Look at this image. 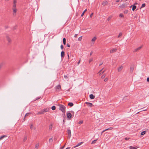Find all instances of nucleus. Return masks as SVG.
Segmentation results:
<instances>
[{
    "label": "nucleus",
    "mask_w": 149,
    "mask_h": 149,
    "mask_svg": "<svg viewBox=\"0 0 149 149\" xmlns=\"http://www.w3.org/2000/svg\"><path fill=\"white\" fill-rule=\"evenodd\" d=\"M96 38L95 37H94L92 39L91 41H93L94 42L96 40Z\"/></svg>",
    "instance_id": "b1692460"
},
{
    "label": "nucleus",
    "mask_w": 149,
    "mask_h": 149,
    "mask_svg": "<svg viewBox=\"0 0 149 149\" xmlns=\"http://www.w3.org/2000/svg\"><path fill=\"white\" fill-rule=\"evenodd\" d=\"M82 36H80V37H79L78 38V40L79 41H81V40H82Z\"/></svg>",
    "instance_id": "f704fd0d"
},
{
    "label": "nucleus",
    "mask_w": 149,
    "mask_h": 149,
    "mask_svg": "<svg viewBox=\"0 0 149 149\" xmlns=\"http://www.w3.org/2000/svg\"><path fill=\"white\" fill-rule=\"evenodd\" d=\"M64 77L65 78H68V77L67 76V75H64Z\"/></svg>",
    "instance_id": "3c124183"
},
{
    "label": "nucleus",
    "mask_w": 149,
    "mask_h": 149,
    "mask_svg": "<svg viewBox=\"0 0 149 149\" xmlns=\"http://www.w3.org/2000/svg\"><path fill=\"white\" fill-rule=\"evenodd\" d=\"M93 13H91V14L90 15V17H91L93 15Z\"/></svg>",
    "instance_id": "680f3d73"
},
{
    "label": "nucleus",
    "mask_w": 149,
    "mask_h": 149,
    "mask_svg": "<svg viewBox=\"0 0 149 149\" xmlns=\"http://www.w3.org/2000/svg\"><path fill=\"white\" fill-rule=\"evenodd\" d=\"M66 107L64 105L62 104L59 105V110L61 111L63 113L65 114V111Z\"/></svg>",
    "instance_id": "f257e3e1"
},
{
    "label": "nucleus",
    "mask_w": 149,
    "mask_h": 149,
    "mask_svg": "<svg viewBox=\"0 0 149 149\" xmlns=\"http://www.w3.org/2000/svg\"><path fill=\"white\" fill-rule=\"evenodd\" d=\"M61 88V85H58L56 86V91H60Z\"/></svg>",
    "instance_id": "20e7f679"
},
{
    "label": "nucleus",
    "mask_w": 149,
    "mask_h": 149,
    "mask_svg": "<svg viewBox=\"0 0 149 149\" xmlns=\"http://www.w3.org/2000/svg\"><path fill=\"white\" fill-rule=\"evenodd\" d=\"M53 141V139L52 138H51L49 139V141L50 143L52 142Z\"/></svg>",
    "instance_id": "c9c22d12"
},
{
    "label": "nucleus",
    "mask_w": 149,
    "mask_h": 149,
    "mask_svg": "<svg viewBox=\"0 0 149 149\" xmlns=\"http://www.w3.org/2000/svg\"><path fill=\"white\" fill-rule=\"evenodd\" d=\"M127 0H121V1H123L124 2H125Z\"/></svg>",
    "instance_id": "338daca9"
},
{
    "label": "nucleus",
    "mask_w": 149,
    "mask_h": 149,
    "mask_svg": "<svg viewBox=\"0 0 149 149\" xmlns=\"http://www.w3.org/2000/svg\"><path fill=\"white\" fill-rule=\"evenodd\" d=\"M137 148L136 147H133L132 146H130V149H136Z\"/></svg>",
    "instance_id": "aec40b11"
},
{
    "label": "nucleus",
    "mask_w": 149,
    "mask_h": 149,
    "mask_svg": "<svg viewBox=\"0 0 149 149\" xmlns=\"http://www.w3.org/2000/svg\"><path fill=\"white\" fill-rule=\"evenodd\" d=\"M105 72V70H104L102 72H99V74L100 75H101L102 73H103L104 72Z\"/></svg>",
    "instance_id": "de8ad7c7"
},
{
    "label": "nucleus",
    "mask_w": 149,
    "mask_h": 149,
    "mask_svg": "<svg viewBox=\"0 0 149 149\" xmlns=\"http://www.w3.org/2000/svg\"><path fill=\"white\" fill-rule=\"evenodd\" d=\"M132 7V10L133 11L135 9L136 7V6H135L134 5L130 6V7L131 8Z\"/></svg>",
    "instance_id": "ddd939ff"
},
{
    "label": "nucleus",
    "mask_w": 149,
    "mask_h": 149,
    "mask_svg": "<svg viewBox=\"0 0 149 149\" xmlns=\"http://www.w3.org/2000/svg\"><path fill=\"white\" fill-rule=\"evenodd\" d=\"M89 97L91 99H94L95 97V96L92 94L90 95Z\"/></svg>",
    "instance_id": "dca6fc26"
},
{
    "label": "nucleus",
    "mask_w": 149,
    "mask_h": 149,
    "mask_svg": "<svg viewBox=\"0 0 149 149\" xmlns=\"http://www.w3.org/2000/svg\"><path fill=\"white\" fill-rule=\"evenodd\" d=\"M103 68H102V69L100 71H99V72H101L102 71V70H103Z\"/></svg>",
    "instance_id": "69168bd1"
},
{
    "label": "nucleus",
    "mask_w": 149,
    "mask_h": 149,
    "mask_svg": "<svg viewBox=\"0 0 149 149\" xmlns=\"http://www.w3.org/2000/svg\"><path fill=\"white\" fill-rule=\"evenodd\" d=\"M147 81L148 82H149V77H148L147 79Z\"/></svg>",
    "instance_id": "6e6d98bb"
},
{
    "label": "nucleus",
    "mask_w": 149,
    "mask_h": 149,
    "mask_svg": "<svg viewBox=\"0 0 149 149\" xmlns=\"http://www.w3.org/2000/svg\"><path fill=\"white\" fill-rule=\"evenodd\" d=\"M68 59H70V57H69V55L68 54Z\"/></svg>",
    "instance_id": "bf43d9fd"
},
{
    "label": "nucleus",
    "mask_w": 149,
    "mask_h": 149,
    "mask_svg": "<svg viewBox=\"0 0 149 149\" xmlns=\"http://www.w3.org/2000/svg\"><path fill=\"white\" fill-rule=\"evenodd\" d=\"M16 4H13V8H16Z\"/></svg>",
    "instance_id": "37998d69"
},
{
    "label": "nucleus",
    "mask_w": 149,
    "mask_h": 149,
    "mask_svg": "<svg viewBox=\"0 0 149 149\" xmlns=\"http://www.w3.org/2000/svg\"><path fill=\"white\" fill-rule=\"evenodd\" d=\"M86 103L87 104V105L89 107H91L93 105L90 102H86Z\"/></svg>",
    "instance_id": "9b49d317"
},
{
    "label": "nucleus",
    "mask_w": 149,
    "mask_h": 149,
    "mask_svg": "<svg viewBox=\"0 0 149 149\" xmlns=\"http://www.w3.org/2000/svg\"><path fill=\"white\" fill-rule=\"evenodd\" d=\"M73 105L74 104L72 102H69L68 104V105L70 107H72Z\"/></svg>",
    "instance_id": "6ab92c4d"
},
{
    "label": "nucleus",
    "mask_w": 149,
    "mask_h": 149,
    "mask_svg": "<svg viewBox=\"0 0 149 149\" xmlns=\"http://www.w3.org/2000/svg\"><path fill=\"white\" fill-rule=\"evenodd\" d=\"M67 46L68 47H70V45L69 44L67 43Z\"/></svg>",
    "instance_id": "5fc2aeb1"
},
{
    "label": "nucleus",
    "mask_w": 149,
    "mask_h": 149,
    "mask_svg": "<svg viewBox=\"0 0 149 149\" xmlns=\"http://www.w3.org/2000/svg\"><path fill=\"white\" fill-rule=\"evenodd\" d=\"M93 58H90L89 60V63H90L91 62L93 61Z\"/></svg>",
    "instance_id": "a19ab883"
},
{
    "label": "nucleus",
    "mask_w": 149,
    "mask_h": 149,
    "mask_svg": "<svg viewBox=\"0 0 149 149\" xmlns=\"http://www.w3.org/2000/svg\"><path fill=\"white\" fill-rule=\"evenodd\" d=\"M67 118L69 119L71 118L72 117V114L71 113L68 112H67Z\"/></svg>",
    "instance_id": "423d86ee"
},
{
    "label": "nucleus",
    "mask_w": 149,
    "mask_h": 149,
    "mask_svg": "<svg viewBox=\"0 0 149 149\" xmlns=\"http://www.w3.org/2000/svg\"><path fill=\"white\" fill-rule=\"evenodd\" d=\"M134 70V67L133 66H131L130 67V71L131 72H132Z\"/></svg>",
    "instance_id": "4468645a"
},
{
    "label": "nucleus",
    "mask_w": 149,
    "mask_h": 149,
    "mask_svg": "<svg viewBox=\"0 0 149 149\" xmlns=\"http://www.w3.org/2000/svg\"><path fill=\"white\" fill-rule=\"evenodd\" d=\"M142 47V46H140V47H138V48L134 50V52H137V51H138V50H140V49H141Z\"/></svg>",
    "instance_id": "f8f14e48"
},
{
    "label": "nucleus",
    "mask_w": 149,
    "mask_h": 149,
    "mask_svg": "<svg viewBox=\"0 0 149 149\" xmlns=\"http://www.w3.org/2000/svg\"><path fill=\"white\" fill-rule=\"evenodd\" d=\"M40 97H38L36 98V99L35 100H38L40 99Z\"/></svg>",
    "instance_id": "864d4df0"
},
{
    "label": "nucleus",
    "mask_w": 149,
    "mask_h": 149,
    "mask_svg": "<svg viewBox=\"0 0 149 149\" xmlns=\"http://www.w3.org/2000/svg\"><path fill=\"white\" fill-rule=\"evenodd\" d=\"M86 10H87V9H86L83 11V12L82 13V14H81V17H82L83 16V15H84L85 12L86 11Z\"/></svg>",
    "instance_id": "2f4dec72"
},
{
    "label": "nucleus",
    "mask_w": 149,
    "mask_h": 149,
    "mask_svg": "<svg viewBox=\"0 0 149 149\" xmlns=\"http://www.w3.org/2000/svg\"><path fill=\"white\" fill-rule=\"evenodd\" d=\"M63 46L62 45H61V49H63Z\"/></svg>",
    "instance_id": "603ef678"
},
{
    "label": "nucleus",
    "mask_w": 149,
    "mask_h": 149,
    "mask_svg": "<svg viewBox=\"0 0 149 149\" xmlns=\"http://www.w3.org/2000/svg\"><path fill=\"white\" fill-rule=\"evenodd\" d=\"M29 114H30V113H26V114H25V117H24V120H25V118L26 117V116H28Z\"/></svg>",
    "instance_id": "72a5a7b5"
},
{
    "label": "nucleus",
    "mask_w": 149,
    "mask_h": 149,
    "mask_svg": "<svg viewBox=\"0 0 149 149\" xmlns=\"http://www.w3.org/2000/svg\"><path fill=\"white\" fill-rule=\"evenodd\" d=\"M4 63H2L0 64V69H1L4 65Z\"/></svg>",
    "instance_id": "a878e982"
},
{
    "label": "nucleus",
    "mask_w": 149,
    "mask_h": 149,
    "mask_svg": "<svg viewBox=\"0 0 149 149\" xmlns=\"http://www.w3.org/2000/svg\"><path fill=\"white\" fill-rule=\"evenodd\" d=\"M123 67L122 65L120 66L118 68L117 70L118 72H120L123 69Z\"/></svg>",
    "instance_id": "9d476101"
},
{
    "label": "nucleus",
    "mask_w": 149,
    "mask_h": 149,
    "mask_svg": "<svg viewBox=\"0 0 149 149\" xmlns=\"http://www.w3.org/2000/svg\"><path fill=\"white\" fill-rule=\"evenodd\" d=\"M127 6V5L125 3L123 4L122 5H120L119 6V8H121V9L122 10L124 8H125L126 6Z\"/></svg>",
    "instance_id": "39448f33"
},
{
    "label": "nucleus",
    "mask_w": 149,
    "mask_h": 149,
    "mask_svg": "<svg viewBox=\"0 0 149 149\" xmlns=\"http://www.w3.org/2000/svg\"><path fill=\"white\" fill-rule=\"evenodd\" d=\"M52 109L53 110H54L56 109V107L55 106H53L52 107Z\"/></svg>",
    "instance_id": "c756f323"
},
{
    "label": "nucleus",
    "mask_w": 149,
    "mask_h": 149,
    "mask_svg": "<svg viewBox=\"0 0 149 149\" xmlns=\"http://www.w3.org/2000/svg\"><path fill=\"white\" fill-rule=\"evenodd\" d=\"M146 4L145 3H143L142 4V6L140 8V9H141L142 8L144 7L145 6Z\"/></svg>",
    "instance_id": "7c9ffc66"
},
{
    "label": "nucleus",
    "mask_w": 149,
    "mask_h": 149,
    "mask_svg": "<svg viewBox=\"0 0 149 149\" xmlns=\"http://www.w3.org/2000/svg\"><path fill=\"white\" fill-rule=\"evenodd\" d=\"M64 146H63V147H61V148H60V149H63V148H64Z\"/></svg>",
    "instance_id": "e2e57ef3"
},
{
    "label": "nucleus",
    "mask_w": 149,
    "mask_h": 149,
    "mask_svg": "<svg viewBox=\"0 0 149 149\" xmlns=\"http://www.w3.org/2000/svg\"><path fill=\"white\" fill-rule=\"evenodd\" d=\"M111 17H112L111 16H109V17H108L107 19V21H109L111 19Z\"/></svg>",
    "instance_id": "58836bf2"
},
{
    "label": "nucleus",
    "mask_w": 149,
    "mask_h": 149,
    "mask_svg": "<svg viewBox=\"0 0 149 149\" xmlns=\"http://www.w3.org/2000/svg\"><path fill=\"white\" fill-rule=\"evenodd\" d=\"M17 3V1L16 0H14L13 4H16Z\"/></svg>",
    "instance_id": "49530a36"
},
{
    "label": "nucleus",
    "mask_w": 149,
    "mask_h": 149,
    "mask_svg": "<svg viewBox=\"0 0 149 149\" xmlns=\"http://www.w3.org/2000/svg\"><path fill=\"white\" fill-rule=\"evenodd\" d=\"M105 77V75L104 74L102 75L101 76V78L103 79Z\"/></svg>",
    "instance_id": "a18cd8bd"
},
{
    "label": "nucleus",
    "mask_w": 149,
    "mask_h": 149,
    "mask_svg": "<svg viewBox=\"0 0 149 149\" xmlns=\"http://www.w3.org/2000/svg\"><path fill=\"white\" fill-rule=\"evenodd\" d=\"M49 110L48 109H44L41 110L40 111L38 112L37 114H43L44 113L47 112Z\"/></svg>",
    "instance_id": "f03ea898"
},
{
    "label": "nucleus",
    "mask_w": 149,
    "mask_h": 149,
    "mask_svg": "<svg viewBox=\"0 0 149 149\" xmlns=\"http://www.w3.org/2000/svg\"><path fill=\"white\" fill-rule=\"evenodd\" d=\"M76 58L73 55H71L70 57V60L72 62H74L76 60Z\"/></svg>",
    "instance_id": "7ed1b4c3"
},
{
    "label": "nucleus",
    "mask_w": 149,
    "mask_h": 149,
    "mask_svg": "<svg viewBox=\"0 0 149 149\" xmlns=\"http://www.w3.org/2000/svg\"><path fill=\"white\" fill-rule=\"evenodd\" d=\"M103 64V63H100V64H99V66H100L102 64Z\"/></svg>",
    "instance_id": "774afa93"
},
{
    "label": "nucleus",
    "mask_w": 149,
    "mask_h": 149,
    "mask_svg": "<svg viewBox=\"0 0 149 149\" xmlns=\"http://www.w3.org/2000/svg\"><path fill=\"white\" fill-rule=\"evenodd\" d=\"M39 143H38L36 145L35 148L36 149H37L39 147Z\"/></svg>",
    "instance_id": "393cba45"
},
{
    "label": "nucleus",
    "mask_w": 149,
    "mask_h": 149,
    "mask_svg": "<svg viewBox=\"0 0 149 149\" xmlns=\"http://www.w3.org/2000/svg\"><path fill=\"white\" fill-rule=\"evenodd\" d=\"M108 80V79L107 78H105L104 80V81L105 82H106Z\"/></svg>",
    "instance_id": "8fccbe9b"
},
{
    "label": "nucleus",
    "mask_w": 149,
    "mask_h": 149,
    "mask_svg": "<svg viewBox=\"0 0 149 149\" xmlns=\"http://www.w3.org/2000/svg\"><path fill=\"white\" fill-rule=\"evenodd\" d=\"M113 127H110L109 128L106 129H104V130H111L113 129Z\"/></svg>",
    "instance_id": "4be33fe9"
},
{
    "label": "nucleus",
    "mask_w": 149,
    "mask_h": 149,
    "mask_svg": "<svg viewBox=\"0 0 149 149\" xmlns=\"http://www.w3.org/2000/svg\"><path fill=\"white\" fill-rule=\"evenodd\" d=\"M77 34H75V35H74V37H76V38L77 37Z\"/></svg>",
    "instance_id": "052dcab7"
},
{
    "label": "nucleus",
    "mask_w": 149,
    "mask_h": 149,
    "mask_svg": "<svg viewBox=\"0 0 149 149\" xmlns=\"http://www.w3.org/2000/svg\"><path fill=\"white\" fill-rule=\"evenodd\" d=\"M119 16L120 17H122V18L124 17V15H123V14H121V13L120 14Z\"/></svg>",
    "instance_id": "ea45409f"
},
{
    "label": "nucleus",
    "mask_w": 149,
    "mask_h": 149,
    "mask_svg": "<svg viewBox=\"0 0 149 149\" xmlns=\"http://www.w3.org/2000/svg\"><path fill=\"white\" fill-rule=\"evenodd\" d=\"M6 137V135H3L0 137V140L2 139L3 138Z\"/></svg>",
    "instance_id": "bb28decb"
},
{
    "label": "nucleus",
    "mask_w": 149,
    "mask_h": 149,
    "mask_svg": "<svg viewBox=\"0 0 149 149\" xmlns=\"http://www.w3.org/2000/svg\"><path fill=\"white\" fill-rule=\"evenodd\" d=\"M128 11V10H125L124 12V14H127Z\"/></svg>",
    "instance_id": "473e14b6"
},
{
    "label": "nucleus",
    "mask_w": 149,
    "mask_h": 149,
    "mask_svg": "<svg viewBox=\"0 0 149 149\" xmlns=\"http://www.w3.org/2000/svg\"><path fill=\"white\" fill-rule=\"evenodd\" d=\"M117 49L116 48H113L110 50V53H113L116 52Z\"/></svg>",
    "instance_id": "0eeeda50"
},
{
    "label": "nucleus",
    "mask_w": 149,
    "mask_h": 149,
    "mask_svg": "<svg viewBox=\"0 0 149 149\" xmlns=\"http://www.w3.org/2000/svg\"><path fill=\"white\" fill-rule=\"evenodd\" d=\"M68 136L69 138H70L71 136V131H68Z\"/></svg>",
    "instance_id": "2eb2a0df"
},
{
    "label": "nucleus",
    "mask_w": 149,
    "mask_h": 149,
    "mask_svg": "<svg viewBox=\"0 0 149 149\" xmlns=\"http://www.w3.org/2000/svg\"><path fill=\"white\" fill-rule=\"evenodd\" d=\"M63 43L64 45H65L66 44V39L65 38H63Z\"/></svg>",
    "instance_id": "5701e85b"
},
{
    "label": "nucleus",
    "mask_w": 149,
    "mask_h": 149,
    "mask_svg": "<svg viewBox=\"0 0 149 149\" xmlns=\"http://www.w3.org/2000/svg\"><path fill=\"white\" fill-rule=\"evenodd\" d=\"M30 129L31 130H33V125H31L30 126Z\"/></svg>",
    "instance_id": "79ce46f5"
},
{
    "label": "nucleus",
    "mask_w": 149,
    "mask_h": 149,
    "mask_svg": "<svg viewBox=\"0 0 149 149\" xmlns=\"http://www.w3.org/2000/svg\"><path fill=\"white\" fill-rule=\"evenodd\" d=\"M119 1V0H116V2H118Z\"/></svg>",
    "instance_id": "0e129e2a"
},
{
    "label": "nucleus",
    "mask_w": 149,
    "mask_h": 149,
    "mask_svg": "<svg viewBox=\"0 0 149 149\" xmlns=\"http://www.w3.org/2000/svg\"><path fill=\"white\" fill-rule=\"evenodd\" d=\"M146 131H143L141 133V135H144L146 132Z\"/></svg>",
    "instance_id": "c85d7f7f"
},
{
    "label": "nucleus",
    "mask_w": 149,
    "mask_h": 149,
    "mask_svg": "<svg viewBox=\"0 0 149 149\" xmlns=\"http://www.w3.org/2000/svg\"><path fill=\"white\" fill-rule=\"evenodd\" d=\"M13 10L14 13H16L17 11V9L16 8H13ZM13 14L14 15V14Z\"/></svg>",
    "instance_id": "412c9836"
},
{
    "label": "nucleus",
    "mask_w": 149,
    "mask_h": 149,
    "mask_svg": "<svg viewBox=\"0 0 149 149\" xmlns=\"http://www.w3.org/2000/svg\"><path fill=\"white\" fill-rule=\"evenodd\" d=\"M108 4V2L106 1H103L102 3L103 6H105Z\"/></svg>",
    "instance_id": "6e6552de"
},
{
    "label": "nucleus",
    "mask_w": 149,
    "mask_h": 149,
    "mask_svg": "<svg viewBox=\"0 0 149 149\" xmlns=\"http://www.w3.org/2000/svg\"><path fill=\"white\" fill-rule=\"evenodd\" d=\"M130 139V138H127V137H125V139L126 140H129Z\"/></svg>",
    "instance_id": "09e8293b"
},
{
    "label": "nucleus",
    "mask_w": 149,
    "mask_h": 149,
    "mask_svg": "<svg viewBox=\"0 0 149 149\" xmlns=\"http://www.w3.org/2000/svg\"><path fill=\"white\" fill-rule=\"evenodd\" d=\"M65 52L64 51H62L61 52V56L62 59L63 58L64 56Z\"/></svg>",
    "instance_id": "1a4fd4ad"
},
{
    "label": "nucleus",
    "mask_w": 149,
    "mask_h": 149,
    "mask_svg": "<svg viewBox=\"0 0 149 149\" xmlns=\"http://www.w3.org/2000/svg\"><path fill=\"white\" fill-rule=\"evenodd\" d=\"M80 61H81V59H80V60H79V61L77 63V64H78V65H79V63H80Z\"/></svg>",
    "instance_id": "4d7b16f0"
},
{
    "label": "nucleus",
    "mask_w": 149,
    "mask_h": 149,
    "mask_svg": "<svg viewBox=\"0 0 149 149\" xmlns=\"http://www.w3.org/2000/svg\"><path fill=\"white\" fill-rule=\"evenodd\" d=\"M6 38H7V39L8 41V42H9V43L10 42L11 40L10 39L9 37L8 36H6Z\"/></svg>",
    "instance_id": "a211bd4d"
},
{
    "label": "nucleus",
    "mask_w": 149,
    "mask_h": 149,
    "mask_svg": "<svg viewBox=\"0 0 149 149\" xmlns=\"http://www.w3.org/2000/svg\"><path fill=\"white\" fill-rule=\"evenodd\" d=\"M83 143V142H81L78 143L77 145H76V146H74V148H75V147H77L80 146Z\"/></svg>",
    "instance_id": "f3484780"
},
{
    "label": "nucleus",
    "mask_w": 149,
    "mask_h": 149,
    "mask_svg": "<svg viewBox=\"0 0 149 149\" xmlns=\"http://www.w3.org/2000/svg\"><path fill=\"white\" fill-rule=\"evenodd\" d=\"M27 139V136H25L24 137L23 141H25Z\"/></svg>",
    "instance_id": "cd10ccee"
},
{
    "label": "nucleus",
    "mask_w": 149,
    "mask_h": 149,
    "mask_svg": "<svg viewBox=\"0 0 149 149\" xmlns=\"http://www.w3.org/2000/svg\"><path fill=\"white\" fill-rule=\"evenodd\" d=\"M97 140V139L94 140V141H93L92 142L91 144H94L95 143L96 141Z\"/></svg>",
    "instance_id": "4c0bfd02"
},
{
    "label": "nucleus",
    "mask_w": 149,
    "mask_h": 149,
    "mask_svg": "<svg viewBox=\"0 0 149 149\" xmlns=\"http://www.w3.org/2000/svg\"><path fill=\"white\" fill-rule=\"evenodd\" d=\"M83 122V121H82V120H80V121L79 122V124H81Z\"/></svg>",
    "instance_id": "c03bdc74"
},
{
    "label": "nucleus",
    "mask_w": 149,
    "mask_h": 149,
    "mask_svg": "<svg viewBox=\"0 0 149 149\" xmlns=\"http://www.w3.org/2000/svg\"><path fill=\"white\" fill-rule=\"evenodd\" d=\"M93 52H90V56H91L92 54H93Z\"/></svg>",
    "instance_id": "13d9d810"
},
{
    "label": "nucleus",
    "mask_w": 149,
    "mask_h": 149,
    "mask_svg": "<svg viewBox=\"0 0 149 149\" xmlns=\"http://www.w3.org/2000/svg\"><path fill=\"white\" fill-rule=\"evenodd\" d=\"M122 35V34L121 33H120L119 34V35L118 36V38H120V37H121Z\"/></svg>",
    "instance_id": "e433bc0d"
}]
</instances>
